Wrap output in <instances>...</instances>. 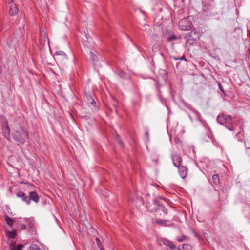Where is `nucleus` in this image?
I'll return each instance as SVG.
<instances>
[{
  "instance_id": "29",
  "label": "nucleus",
  "mask_w": 250,
  "mask_h": 250,
  "mask_svg": "<svg viewBox=\"0 0 250 250\" xmlns=\"http://www.w3.org/2000/svg\"><path fill=\"white\" fill-rule=\"evenodd\" d=\"M118 141L119 143L120 144L121 146L123 147L124 144H123V143L122 142V141L120 139H119L118 140Z\"/></svg>"
},
{
  "instance_id": "22",
  "label": "nucleus",
  "mask_w": 250,
  "mask_h": 250,
  "mask_svg": "<svg viewBox=\"0 0 250 250\" xmlns=\"http://www.w3.org/2000/svg\"><path fill=\"white\" fill-rule=\"evenodd\" d=\"M55 55L56 56L62 55V56H63L64 57H66V56L65 53L62 51H57L55 52Z\"/></svg>"
},
{
  "instance_id": "23",
  "label": "nucleus",
  "mask_w": 250,
  "mask_h": 250,
  "mask_svg": "<svg viewBox=\"0 0 250 250\" xmlns=\"http://www.w3.org/2000/svg\"><path fill=\"white\" fill-rule=\"evenodd\" d=\"M176 39H177L176 36L174 35H173L169 36V37H168L167 41L168 42H171L173 40H176Z\"/></svg>"
},
{
  "instance_id": "33",
  "label": "nucleus",
  "mask_w": 250,
  "mask_h": 250,
  "mask_svg": "<svg viewBox=\"0 0 250 250\" xmlns=\"http://www.w3.org/2000/svg\"><path fill=\"white\" fill-rule=\"evenodd\" d=\"M155 48V49H158L159 48V46L158 45H155L153 47V49H154V48Z\"/></svg>"
},
{
  "instance_id": "37",
  "label": "nucleus",
  "mask_w": 250,
  "mask_h": 250,
  "mask_svg": "<svg viewBox=\"0 0 250 250\" xmlns=\"http://www.w3.org/2000/svg\"><path fill=\"white\" fill-rule=\"evenodd\" d=\"M245 146H246V148H247V149H250V146H247V145H246V144H245Z\"/></svg>"
},
{
  "instance_id": "36",
  "label": "nucleus",
  "mask_w": 250,
  "mask_h": 250,
  "mask_svg": "<svg viewBox=\"0 0 250 250\" xmlns=\"http://www.w3.org/2000/svg\"><path fill=\"white\" fill-rule=\"evenodd\" d=\"M248 36L250 38V30H248Z\"/></svg>"
},
{
  "instance_id": "1",
  "label": "nucleus",
  "mask_w": 250,
  "mask_h": 250,
  "mask_svg": "<svg viewBox=\"0 0 250 250\" xmlns=\"http://www.w3.org/2000/svg\"><path fill=\"white\" fill-rule=\"evenodd\" d=\"M12 130V136L13 138L20 144H24L28 136L27 132L24 128L18 124L13 127Z\"/></svg>"
},
{
  "instance_id": "11",
  "label": "nucleus",
  "mask_w": 250,
  "mask_h": 250,
  "mask_svg": "<svg viewBox=\"0 0 250 250\" xmlns=\"http://www.w3.org/2000/svg\"><path fill=\"white\" fill-rule=\"evenodd\" d=\"M162 242L164 245L168 247L171 250H175L176 249V246L173 244V243L169 240L165 238L162 239Z\"/></svg>"
},
{
  "instance_id": "35",
  "label": "nucleus",
  "mask_w": 250,
  "mask_h": 250,
  "mask_svg": "<svg viewBox=\"0 0 250 250\" xmlns=\"http://www.w3.org/2000/svg\"><path fill=\"white\" fill-rule=\"evenodd\" d=\"M173 58L174 60H179V58H176V57H173Z\"/></svg>"
},
{
  "instance_id": "25",
  "label": "nucleus",
  "mask_w": 250,
  "mask_h": 250,
  "mask_svg": "<svg viewBox=\"0 0 250 250\" xmlns=\"http://www.w3.org/2000/svg\"><path fill=\"white\" fill-rule=\"evenodd\" d=\"M186 239V236H181V237H178L177 238V240L179 242H182L184 241V240Z\"/></svg>"
},
{
  "instance_id": "6",
  "label": "nucleus",
  "mask_w": 250,
  "mask_h": 250,
  "mask_svg": "<svg viewBox=\"0 0 250 250\" xmlns=\"http://www.w3.org/2000/svg\"><path fill=\"white\" fill-rule=\"evenodd\" d=\"M16 196L21 199L24 202H25L27 204L29 205L30 203L29 200L28 199V196H27L22 191H18L16 193Z\"/></svg>"
},
{
  "instance_id": "21",
  "label": "nucleus",
  "mask_w": 250,
  "mask_h": 250,
  "mask_svg": "<svg viewBox=\"0 0 250 250\" xmlns=\"http://www.w3.org/2000/svg\"><path fill=\"white\" fill-rule=\"evenodd\" d=\"M30 250H42L36 244H32L30 247Z\"/></svg>"
},
{
  "instance_id": "10",
  "label": "nucleus",
  "mask_w": 250,
  "mask_h": 250,
  "mask_svg": "<svg viewBox=\"0 0 250 250\" xmlns=\"http://www.w3.org/2000/svg\"><path fill=\"white\" fill-rule=\"evenodd\" d=\"M186 22L185 20H182L179 22V26L182 30H188L190 28V25H185V23Z\"/></svg>"
},
{
  "instance_id": "24",
  "label": "nucleus",
  "mask_w": 250,
  "mask_h": 250,
  "mask_svg": "<svg viewBox=\"0 0 250 250\" xmlns=\"http://www.w3.org/2000/svg\"><path fill=\"white\" fill-rule=\"evenodd\" d=\"M19 229L21 230H24L26 229V226L24 224H21L19 226Z\"/></svg>"
},
{
  "instance_id": "28",
  "label": "nucleus",
  "mask_w": 250,
  "mask_h": 250,
  "mask_svg": "<svg viewBox=\"0 0 250 250\" xmlns=\"http://www.w3.org/2000/svg\"><path fill=\"white\" fill-rule=\"evenodd\" d=\"M163 208V213L165 214H167V210L166 208H164L163 207H162Z\"/></svg>"
},
{
  "instance_id": "13",
  "label": "nucleus",
  "mask_w": 250,
  "mask_h": 250,
  "mask_svg": "<svg viewBox=\"0 0 250 250\" xmlns=\"http://www.w3.org/2000/svg\"><path fill=\"white\" fill-rule=\"evenodd\" d=\"M18 10V9L16 4L13 3L11 5L10 7L9 14L12 16H14L17 14Z\"/></svg>"
},
{
  "instance_id": "31",
  "label": "nucleus",
  "mask_w": 250,
  "mask_h": 250,
  "mask_svg": "<svg viewBox=\"0 0 250 250\" xmlns=\"http://www.w3.org/2000/svg\"><path fill=\"white\" fill-rule=\"evenodd\" d=\"M145 136H146V139L148 140L149 139V133L148 132H146L145 133Z\"/></svg>"
},
{
  "instance_id": "9",
  "label": "nucleus",
  "mask_w": 250,
  "mask_h": 250,
  "mask_svg": "<svg viewBox=\"0 0 250 250\" xmlns=\"http://www.w3.org/2000/svg\"><path fill=\"white\" fill-rule=\"evenodd\" d=\"M30 202L32 200L35 202L36 203H38L39 201V197L37 193L35 191L30 192L29 193V196L28 197Z\"/></svg>"
},
{
  "instance_id": "19",
  "label": "nucleus",
  "mask_w": 250,
  "mask_h": 250,
  "mask_svg": "<svg viewBox=\"0 0 250 250\" xmlns=\"http://www.w3.org/2000/svg\"><path fill=\"white\" fill-rule=\"evenodd\" d=\"M8 237L14 239L16 236V232L15 230L12 231H8L7 232Z\"/></svg>"
},
{
  "instance_id": "32",
  "label": "nucleus",
  "mask_w": 250,
  "mask_h": 250,
  "mask_svg": "<svg viewBox=\"0 0 250 250\" xmlns=\"http://www.w3.org/2000/svg\"><path fill=\"white\" fill-rule=\"evenodd\" d=\"M237 137H240V136H243V133H241V132H238L236 135Z\"/></svg>"
},
{
  "instance_id": "18",
  "label": "nucleus",
  "mask_w": 250,
  "mask_h": 250,
  "mask_svg": "<svg viewBox=\"0 0 250 250\" xmlns=\"http://www.w3.org/2000/svg\"><path fill=\"white\" fill-rule=\"evenodd\" d=\"M212 180L213 183L217 185L220 183V179L218 174H214L212 176Z\"/></svg>"
},
{
  "instance_id": "14",
  "label": "nucleus",
  "mask_w": 250,
  "mask_h": 250,
  "mask_svg": "<svg viewBox=\"0 0 250 250\" xmlns=\"http://www.w3.org/2000/svg\"><path fill=\"white\" fill-rule=\"evenodd\" d=\"M169 222V221L168 220H163L161 219H156L155 220V223L157 224L163 226H169V225L167 224V223Z\"/></svg>"
},
{
  "instance_id": "2",
  "label": "nucleus",
  "mask_w": 250,
  "mask_h": 250,
  "mask_svg": "<svg viewBox=\"0 0 250 250\" xmlns=\"http://www.w3.org/2000/svg\"><path fill=\"white\" fill-rule=\"evenodd\" d=\"M217 120L219 124L225 125L229 130L233 131L234 130L230 116L222 114L218 115Z\"/></svg>"
},
{
  "instance_id": "5",
  "label": "nucleus",
  "mask_w": 250,
  "mask_h": 250,
  "mask_svg": "<svg viewBox=\"0 0 250 250\" xmlns=\"http://www.w3.org/2000/svg\"><path fill=\"white\" fill-rule=\"evenodd\" d=\"M172 159L173 161V165L176 167H180L182 162V158L177 154H173L172 156Z\"/></svg>"
},
{
  "instance_id": "15",
  "label": "nucleus",
  "mask_w": 250,
  "mask_h": 250,
  "mask_svg": "<svg viewBox=\"0 0 250 250\" xmlns=\"http://www.w3.org/2000/svg\"><path fill=\"white\" fill-rule=\"evenodd\" d=\"M4 218L6 224L10 227H12L13 225L14 220L7 215H4Z\"/></svg>"
},
{
  "instance_id": "40",
  "label": "nucleus",
  "mask_w": 250,
  "mask_h": 250,
  "mask_svg": "<svg viewBox=\"0 0 250 250\" xmlns=\"http://www.w3.org/2000/svg\"><path fill=\"white\" fill-rule=\"evenodd\" d=\"M1 71H2V70H1V69L0 68V73H1Z\"/></svg>"
},
{
  "instance_id": "30",
  "label": "nucleus",
  "mask_w": 250,
  "mask_h": 250,
  "mask_svg": "<svg viewBox=\"0 0 250 250\" xmlns=\"http://www.w3.org/2000/svg\"><path fill=\"white\" fill-rule=\"evenodd\" d=\"M179 60H185L186 61H187V59L184 56H183L182 57L179 58Z\"/></svg>"
},
{
  "instance_id": "20",
  "label": "nucleus",
  "mask_w": 250,
  "mask_h": 250,
  "mask_svg": "<svg viewBox=\"0 0 250 250\" xmlns=\"http://www.w3.org/2000/svg\"><path fill=\"white\" fill-rule=\"evenodd\" d=\"M182 249L183 250H191L192 246L188 244H185L182 246Z\"/></svg>"
},
{
  "instance_id": "3",
  "label": "nucleus",
  "mask_w": 250,
  "mask_h": 250,
  "mask_svg": "<svg viewBox=\"0 0 250 250\" xmlns=\"http://www.w3.org/2000/svg\"><path fill=\"white\" fill-rule=\"evenodd\" d=\"M200 37V33L196 30H192L187 34L185 37L186 39V44L187 45L192 46L196 43Z\"/></svg>"
},
{
  "instance_id": "12",
  "label": "nucleus",
  "mask_w": 250,
  "mask_h": 250,
  "mask_svg": "<svg viewBox=\"0 0 250 250\" xmlns=\"http://www.w3.org/2000/svg\"><path fill=\"white\" fill-rule=\"evenodd\" d=\"M190 111L192 112L193 113V117L192 118L190 114H189V118H190V119L191 120H193V119H195V120H198L199 119V112L195 110V109H194L193 108H189Z\"/></svg>"
},
{
  "instance_id": "16",
  "label": "nucleus",
  "mask_w": 250,
  "mask_h": 250,
  "mask_svg": "<svg viewBox=\"0 0 250 250\" xmlns=\"http://www.w3.org/2000/svg\"><path fill=\"white\" fill-rule=\"evenodd\" d=\"M23 245L21 244H18L16 248L14 244L10 245V249L11 250H22Z\"/></svg>"
},
{
  "instance_id": "8",
  "label": "nucleus",
  "mask_w": 250,
  "mask_h": 250,
  "mask_svg": "<svg viewBox=\"0 0 250 250\" xmlns=\"http://www.w3.org/2000/svg\"><path fill=\"white\" fill-rule=\"evenodd\" d=\"M90 60L93 65H95L98 61V54L95 51H91L90 52Z\"/></svg>"
},
{
  "instance_id": "26",
  "label": "nucleus",
  "mask_w": 250,
  "mask_h": 250,
  "mask_svg": "<svg viewBox=\"0 0 250 250\" xmlns=\"http://www.w3.org/2000/svg\"><path fill=\"white\" fill-rule=\"evenodd\" d=\"M96 241L98 247V248H100L101 247V242H100V240L98 238H96Z\"/></svg>"
},
{
  "instance_id": "17",
  "label": "nucleus",
  "mask_w": 250,
  "mask_h": 250,
  "mask_svg": "<svg viewBox=\"0 0 250 250\" xmlns=\"http://www.w3.org/2000/svg\"><path fill=\"white\" fill-rule=\"evenodd\" d=\"M154 204V207L151 208L150 205L149 204V203H147L146 205V207L148 209H149L151 212L153 211V210H155L156 209V208L157 206V202L155 200L153 201Z\"/></svg>"
},
{
  "instance_id": "39",
  "label": "nucleus",
  "mask_w": 250,
  "mask_h": 250,
  "mask_svg": "<svg viewBox=\"0 0 250 250\" xmlns=\"http://www.w3.org/2000/svg\"><path fill=\"white\" fill-rule=\"evenodd\" d=\"M12 3L13 2V0H10V1L9 2Z\"/></svg>"
},
{
  "instance_id": "4",
  "label": "nucleus",
  "mask_w": 250,
  "mask_h": 250,
  "mask_svg": "<svg viewBox=\"0 0 250 250\" xmlns=\"http://www.w3.org/2000/svg\"><path fill=\"white\" fill-rule=\"evenodd\" d=\"M2 131L4 136L7 140L10 139V129L8 125V121L5 118L2 119Z\"/></svg>"
},
{
  "instance_id": "27",
  "label": "nucleus",
  "mask_w": 250,
  "mask_h": 250,
  "mask_svg": "<svg viewBox=\"0 0 250 250\" xmlns=\"http://www.w3.org/2000/svg\"><path fill=\"white\" fill-rule=\"evenodd\" d=\"M218 86H219V88L220 89V90L223 92V93H224V90L223 88V87L221 85V84L220 83H219L218 84Z\"/></svg>"
},
{
  "instance_id": "38",
  "label": "nucleus",
  "mask_w": 250,
  "mask_h": 250,
  "mask_svg": "<svg viewBox=\"0 0 250 250\" xmlns=\"http://www.w3.org/2000/svg\"><path fill=\"white\" fill-rule=\"evenodd\" d=\"M100 248V250H104V248H102L101 247Z\"/></svg>"
},
{
  "instance_id": "7",
  "label": "nucleus",
  "mask_w": 250,
  "mask_h": 250,
  "mask_svg": "<svg viewBox=\"0 0 250 250\" xmlns=\"http://www.w3.org/2000/svg\"><path fill=\"white\" fill-rule=\"evenodd\" d=\"M179 168V173L180 176L182 179H185L186 178L188 175V168L184 166H180V167H178Z\"/></svg>"
},
{
  "instance_id": "34",
  "label": "nucleus",
  "mask_w": 250,
  "mask_h": 250,
  "mask_svg": "<svg viewBox=\"0 0 250 250\" xmlns=\"http://www.w3.org/2000/svg\"><path fill=\"white\" fill-rule=\"evenodd\" d=\"M91 100H92V101H91V103L92 104H95V101H94V99H92Z\"/></svg>"
}]
</instances>
